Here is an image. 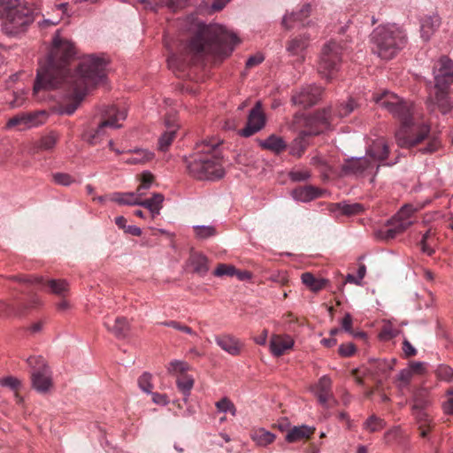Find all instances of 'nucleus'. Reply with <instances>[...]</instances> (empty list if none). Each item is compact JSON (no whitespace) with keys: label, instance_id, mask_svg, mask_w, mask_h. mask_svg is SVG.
Here are the masks:
<instances>
[{"label":"nucleus","instance_id":"obj_1","mask_svg":"<svg viewBox=\"0 0 453 453\" xmlns=\"http://www.w3.org/2000/svg\"><path fill=\"white\" fill-rule=\"evenodd\" d=\"M183 22L184 28L193 35L188 47L195 53L227 57L238 43L236 35L221 25H205L195 15L188 16Z\"/></svg>","mask_w":453,"mask_h":453},{"label":"nucleus","instance_id":"obj_2","mask_svg":"<svg viewBox=\"0 0 453 453\" xmlns=\"http://www.w3.org/2000/svg\"><path fill=\"white\" fill-rule=\"evenodd\" d=\"M76 54L73 43L61 37L57 32L52 39V45L47 58L39 63L34 94L39 98L42 90L58 88L66 77L65 67Z\"/></svg>","mask_w":453,"mask_h":453},{"label":"nucleus","instance_id":"obj_3","mask_svg":"<svg viewBox=\"0 0 453 453\" xmlns=\"http://www.w3.org/2000/svg\"><path fill=\"white\" fill-rule=\"evenodd\" d=\"M373 100L381 108L387 110L395 118L401 120V127L395 132V140L399 147H413L428 135L430 132L429 126L412 120L413 106L411 103L403 101L398 96L389 91L375 95Z\"/></svg>","mask_w":453,"mask_h":453},{"label":"nucleus","instance_id":"obj_4","mask_svg":"<svg viewBox=\"0 0 453 453\" xmlns=\"http://www.w3.org/2000/svg\"><path fill=\"white\" fill-rule=\"evenodd\" d=\"M109 62V58L104 54L83 57L79 64L77 75L72 81L73 103L66 106H58L56 112L60 115H72L89 89L104 82Z\"/></svg>","mask_w":453,"mask_h":453},{"label":"nucleus","instance_id":"obj_5","mask_svg":"<svg viewBox=\"0 0 453 453\" xmlns=\"http://www.w3.org/2000/svg\"><path fill=\"white\" fill-rule=\"evenodd\" d=\"M220 141L211 139L196 144V151L185 159L188 173L203 180H216L224 177L226 171L220 150Z\"/></svg>","mask_w":453,"mask_h":453},{"label":"nucleus","instance_id":"obj_6","mask_svg":"<svg viewBox=\"0 0 453 453\" xmlns=\"http://www.w3.org/2000/svg\"><path fill=\"white\" fill-rule=\"evenodd\" d=\"M34 21V11L26 0H0V27L4 35L18 36Z\"/></svg>","mask_w":453,"mask_h":453},{"label":"nucleus","instance_id":"obj_7","mask_svg":"<svg viewBox=\"0 0 453 453\" xmlns=\"http://www.w3.org/2000/svg\"><path fill=\"white\" fill-rule=\"evenodd\" d=\"M433 75L434 87L428 100L429 106L445 114L452 108L449 95L453 94V60L441 57L433 66Z\"/></svg>","mask_w":453,"mask_h":453},{"label":"nucleus","instance_id":"obj_8","mask_svg":"<svg viewBox=\"0 0 453 453\" xmlns=\"http://www.w3.org/2000/svg\"><path fill=\"white\" fill-rule=\"evenodd\" d=\"M373 50L382 59H392L405 46L406 34L396 24L376 27L371 35Z\"/></svg>","mask_w":453,"mask_h":453},{"label":"nucleus","instance_id":"obj_9","mask_svg":"<svg viewBox=\"0 0 453 453\" xmlns=\"http://www.w3.org/2000/svg\"><path fill=\"white\" fill-rule=\"evenodd\" d=\"M342 51V43L333 40L323 46L318 65V71L323 78L329 80L338 72Z\"/></svg>","mask_w":453,"mask_h":453},{"label":"nucleus","instance_id":"obj_10","mask_svg":"<svg viewBox=\"0 0 453 453\" xmlns=\"http://www.w3.org/2000/svg\"><path fill=\"white\" fill-rule=\"evenodd\" d=\"M27 362L33 367L31 374L33 388L39 393H47L52 387V378L44 359L41 357H31Z\"/></svg>","mask_w":453,"mask_h":453},{"label":"nucleus","instance_id":"obj_11","mask_svg":"<svg viewBox=\"0 0 453 453\" xmlns=\"http://www.w3.org/2000/svg\"><path fill=\"white\" fill-rule=\"evenodd\" d=\"M356 107L357 104L350 98L344 104L339 106L336 113H332L330 107L317 112L314 121L317 125L320 126L319 132L329 129L334 124L336 118H343L349 115Z\"/></svg>","mask_w":453,"mask_h":453},{"label":"nucleus","instance_id":"obj_12","mask_svg":"<svg viewBox=\"0 0 453 453\" xmlns=\"http://www.w3.org/2000/svg\"><path fill=\"white\" fill-rule=\"evenodd\" d=\"M414 209L412 206H403L396 215L388 221V226L385 231V237L393 239L398 234L407 229L412 224L411 218Z\"/></svg>","mask_w":453,"mask_h":453},{"label":"nucleus","instance_id":"obj_13","mask_svg":"<svg viewBox=\"0 0 453 453\" xmlns=\"http://www.w3.org/2000/svg\"><path fill=\"white\" fill-rule=\"evenodd\" d=\"M389 149L384 138L380 137L372 142V143L366 150V154L372 162L369 165L372 167L378 168L380 165H393L397 162V158L384 163L388 158Z\"/></svg>","mask_w":453,"mask_h":453},{"label":"nucleus","instance_id":"obj_14","mask_svg":"<svg viewBox=\"0 0 453 453\" xmlns=\"http://www.w3.org/2000/svg\"><path fill=\"white\" fill-rule=\"evenodd\" d=\"M47 119V113L39 111L30 113H20L7 121L6 127L12 128L18 127L20 130L32 128L43 124Z\"/></svg>","mask_w":453,"mask_h":453},{"label":"nucleus","instance_id":"obj_15","mask_svg":"<svg viewBox=\"0 0 453 453\" xmlns=\"http://www.w3.org/2000/svg\"><path fill=\"white\" fill-rule=\"evenodd\" d=\"M265 126V115L262 110L261 102L257 101L249 113L245 127L239 131V134L250 137L263 129Z\"/></svg>","mask_w":453,"mask_h":453},{"label":"nucleus","instance_id":"obj_16","mask_svg":"<svg viewBox=\"0 0 453 453\" xmlns=\"http://www.w3.org/2000/svg\"><path fill=\"white\" fill-rule=\"evenodd\" d=\"M322 94V88L315 85H307L296 92L292 96L295 104L309 107L318 102Z\"/></svg>","mask_w":453,"mask_h":453},{"label":"nucleus","instance_id":"obj_17","mask_svg":"<svg viewBox=\"0 0 453 453\" xmlns=\"http://www.w3.org/2000/svg\"><path fill=\"white\" fill-rule=\"evenodd\" d=\"M127 116V109L117 105L104 106L100 112V119L108 122L111 129L120 128L122 127L120 121H124Z\"/></svg>","mask_w":453,"mask_h":453},{"label":"nucleus","instance_id":"obj_18","mask_svg":"<svg viewBox=\"0 0 453 453\" xmlns=\"http://www.w3.org/2000/svg\"><path fill=\"white\" fill-rule=\"evenodd\" d=\"M331 388V379L327 376H322L315 385L311 387V391L323 407L328 408L329 403L331 401L334 402Z\"/></svg>","mask_w":453,"mask_h":453},{"label":"nucleus","instance_id":"obj_19","mask_svg":"<svg viewBox=\"0 0 453 453\" xmlns=\"http://www.w3.org/2000/svg\"><path fill=\"white\" fill-rule=\"evenodd\" d=\"M216 344L231 356H238L243 348V343L230 334H221L214 337Z\"/></svg>","mask_w":453,"mask_h":453},{"label":"nucleus","instance_id":"obj_20","mask_svg":"<svg viewBox=\"0 0 453 453\" xmlns=\"http://www.w3.org/2000/svg\"><path fill=\"white\" fill-rule=\"evenodd\" d=\"M295 341L288 334H273L269 342V349L273 357H279L293 349Z\"/></svg>","mask_w":453,"mask_h":453},{"label":"nucleus","instance_id":"obj_21","mask_svg":"<svg viewBox=\"0 0 453 453\" xmlns=\"http://www.w3.org/2000/svg\"><path fill=\"white\" fill-rule=\"evenodd\" d=\"M106 329L117 338H125L129 333V323L125 318H107L104 322Z\"/></svg>","mask_w":453,"mask_h":453},{"label":"nucleus","instance_id":"obj_22","mask_svg":"<svg viewBox=\"0 0 453 453\" xmlns=\"http://www.w3.org/2000/svg\"><path fill=\"white\" fill-rule=\"evenodd\" d=\"M310 37L306 35H302L290 39L286 50L291 56L300 58L302 60L304 58V52L309 46Z\"/></svg>","mask_w":453,"mask_h":453},{"label":"nucleus","instance_id":"obj_23","mask_svg":"<svg viewBox=\"0 0 453 453\" xmlns=\"http://www.w3.org/2000/svg\"><path fill=\"white\" fill-rule=\"evenodd\" d=\"M128 157L124 162L128 165H143L154 158V153L147 149L136 148L125 152Z\"/></svg>","mask_w":453,"mask_h":453},{"label":"nucleus","instance_id":"obj_24","mask_svg":"<svg viewBox=\"0 0 453 453\" xmlns=\"http://www.w3.org/2000/svg\"><path fill=\"white\" fill-rule=\"evenodd\" d=\"M441 18L438 14L426 16L421 19L420 35L424 41H429L432 35L441 25Z\"/></svg>","mask_w":453,"mask_h":453},{"label":"nucleus","instance_id":"obj_25","mask_svg":"<svg viewBox=\"0 0 453 453\" xmlns=\"http://www.w3.org/2000/svg\"><path fill=\"white\" fill-rule=\"evenodd\" d=\"M369 162H372L371 158L365 154L364 157H352L346 165L347 171L354 174H362L368 170H372L374 167L369 165Z\"/></svg>","mask_w":453,"mask_h":453},{"label":"nucleus","instance_id":"obj_26","mask_svg":"<svg viewBox=\"0 0 453 453\" xmlns=\"http://www.w3.org/2000/svg\"><path fill=\"white\" fill-rule=\"evenodd\" d=\"M165 196L160 193H154L150 198L140 200L139 206L148 209L151 214L152 219H155L160 214L163 208Z\"/></svg>","mask_w":453,"mask_h":453},{"label":"nucleus","instance_id":"obj_27","mask_svg":"<svg viewBox=\"0 0 453 453\" xmlns=\"http://www.w3.org/2000/svg\"><path fill=\"white\" fill-rule=\"evenodd\" d=\"M314 430L313 427L305 425L294 426L288 431L285 439L289 443L297 442L309 438L313 434Z\"/></svg>","mask_w":453,"mask_h":453},{"label":"nucleus","instance_id":"obj_28","mask_svg":"<svg viewBox=\"0 0 453 453\" xmlns=\"http://www.w3.org/2000/svg\"><path fill=\"white\" fill-rule=\"evenodd\" d=\"M109 125L108 122L100 119L96 128H91L85 134V139L91 144L100 142L108 134V130L111 129Z\"/></svg>","mask_w":453,"mask_h":453},{"label":"nucleus","instance_id":"obj_29","mask_svg":"<svg viewBox=\"0 0 453 453\" xmlns=\"http://www.w3.org/2000/svg\"><path fill=\"white\" fill-rule=\"evenodd\" d=\"M319 196V190L312 186L301 187L292 191V197L302 203H308Z\"/></svg>","mask_w":453,"mask_h":453},{"label":"nucleus","instance_id":"obj_30","mask_svg":"<svg viewBox=\"0 0 453 453\" xmlns=\"http://www.w3.org/2000/svg\"><path fill=\"white\" fill-rule=\"evenodd\" d=\"M259 145L265 150H271L275 154H280L287 148V143L283 138L272 134L265 140L259 141Z\"/></svg>","mask_w":453,"mask_h":453},{"label":"nucleus","instance_id":"obj_31","mask_svg":"<svg viewBox=\"0 0 453 453\" xmlns=\"http://www.w3.org/2000/svg\"><path fill=\"white\" fill-rule=\"evenodd\" d=\"M189 264L193 272L204 276L209 271L208 258L201 253H194L189 257Z\"/></svg>","mask_w":453,"mask_h":453},{"label":"nucleus","instance_id":"obj_32","mask_svg":"<svg viewBox=\"0 0 453 453\" xmlns=\"http://www.w3.org/2000/svg\"><path fill=\"white\" fill-rule=\"evenodd\" d=\"M301 280L312 292H319L323 289L328 280L323 278H315L311 273H303L301 275Z\"/></svg>","mask_w":453,"mask_h":453},{"label":"nucleus","instance_id":"obj_33","mask_svg":"<svg viewBox=\"0 0 453 453\" xmlns=\"http://www.w3.org/2000/svg\"><path fill=\"white\" fill-rule=\"evenodd\" d=\"M250 437L252 441L259 447H266L275 440L274 434L265 428H257L252 431Z\"/></svg>","mask_w":453,"mask_h":453},{"label":"nucleus","instance_id":"obj_34","mask_svg":"<svg viewBox=\"0 0 453 453\" xmlns=\"http://www.w3.org/2000/svg\"><path fill=\"white\" fill-rule=\"evenodd\" d=\"M412 414L415 417L417 422L419 424L420 435L425 437L428 431L426 426L430 423L429 415L424 410L423 406H419L418 403L413 405Z\"/></svg>","mask_w":453,"mask_h":453},{"label":"nucleus","instance_id":"obj_35","mask_svg":"<svg viewBox=\"0 0 453 453\" xmlns=\"http://www.w3.org/2000/svg\"><path fill=\"white\" fill-rule=\"evenodd\" d=\"M311 13V5L306 4L299 12V13L286 14L282 18L281 24L286 29L294 27V23L301 21L303 19L307 18Z\"/></svg>","mask_w":453,"mask_h":453},{"label":"nucleus","instance_id":"obj_36","mask_svg":"<svg viewBox=\"0 0 453 453\" xmlns=\"http://www.w3.org/2000/svg\"><path fill=\"white\" fill-rule=\"evenodd\" d=\"M58 140V134L55 132H50L37 140L35 142V147L40 150H50L55 147Z\"/></svg>","mask_w":453,"mask_h":453},{"label":"nucleus","instance_id":"obj_37","mask_svg":"<svg viewBox=\"0 0 453 453\" xmlns=\"http://www.w3.org/2000/svg\"><path fill=\"white\" fill-rule=\"evenodd\" d=\"M395 365V359H376L371 362L370 369L378 374H387Z\"/></svg>","mask_w":453,"mask_h":453},{"label":"nucleus","instance_id":"obj_38","mask_svg":"<svg viewBox=\"0 0 453 453\" xmlns=\"http://www.w3.org/2000/svg\"><path fill=\"white\" fill-rule=\"evenodd\" d=\"M111 200L121 205H139L141 203L140 200H136V196L133 192L114 193Z\"/></svg>","mask_w":453,"mask_h":453},{"label":"nucleus","instance_id":"obj_39","mask_svg":"<svg viewBox=\"0 0 453 453\" xmlns=\"http://www.w3.org/2000/svg\"><path fill=\"white\" fill-rule=\"evenodd\" d=\"M194 378L188 374L180 375L176 381L177 387L181 391V393L185 395V397H188L190 395V391L194 387Z\"/></svg>","mask_w":453,"mask_h":453},{"label":"nucleus","instance_id":"obj_40","mask_svg":"<svg viewBox=\"0 0 453 453\" xmlns=\"http://www.w3.org/2000/svg\"><path fill=\"white\" fill-rule=\"evenodd\" d=\"M177 127L175 126H168L167 130L160 136L158 141V149L162 151H165L168 150L169 146L172 144Z\"/></svg>","mask_w":453,"mask_h":453},{"label":"nucleus","instance_id":"obj_41","mask_svg":"<svg viewBox=\"0 0 453 453\" xmlns=\"http://www.w3.org/2000/svg\"><path fill=\"white\" fill-rule=\"evenodd\" d=\"M334 206L341 211L342 214L345 215H356L360 213L363 211V205L360 203H339L334 204Z\"/></svg>","mask_w":453,"mask_h":453},{"label":"nucleus","instance_id":"obj_42","mask_svg":"<svg viewBox=\"0 0 453 453\" xmlns=\"http://www.w3.org/2000/svg\"><path fill=\"white\" fill-rule=\"evenodd\" d=\"M166 369L170 374L182 375V374H185V372H187L189 369V366L184 361L173 360L168 364Z\"/></svg>","mask_w":453,"mask_h":453},{"label":"nucleus","instance_id":"obj_43","mask_svg":"<svg viewBox=\"0 0 453 453\" xmlns=\"http://www.w3.org/2000/svg\"><path fill=\"white\" fill-rule=\"evenodd\" d=\"M413 375L411 372L406 367L399 372L396 376L395 383L399 389H403L408 387L411 381Z\"/></svg>","mask_w":453,"mask_h":453},{"label":"nucleus","instance_id":"obj_44","mask_svg":"<svg viewBox=\"0 0 453 453\" xmlns=\"http://www.w3.org/2000/svg\"><path fill=\"white\" fill-rule=\"evenodd\" d=\"M307 143L303 137H298L293 141L289 147V154L294 157H300L304 152Z\"/></svg>","mask_w":453,"mask_h":453},{"label":"nucleus","instance_id":"obj_45","mask_svg":"<svg viewBox=\"0 0 453 453\" xmlns=\"http://www.w3.org/2000/svg\"><path fill=\"white\" fill-rule=\"evenodd\" d=\"M436 377L445 382H453V369L447 365H440L435 370Z\"/></svg>","mask_w":453,"mask_h":453},{"label":"nucleus","instance_id":"obj_46","mask_svg":"<svg viewBox=\"0 0 453 453\" xmlns=\"http://www.w3.org/2000/svg\"><path fill=\"white\" fill-rule=\"evenodd\" d=\"M49 286L51 292L58 296H65L69 290L67 282L63 280H51Z\"/></svg>","mask_w":453,"mask_h":453},{"label":"nucleus","instance_id":"obj_47","mask_svg":"<svg viewBox=\"0 0 453 453\" xmlns=\"http://www.w3.org/2000/svg\"><path fill=\"white\" fill-rule=\"evenodd\" d=\"M216 408L220 412H230L232 416L236 415V408L234 404L227 398L224 397L216 403Z\"/></svg>","mask_w":453,"mask_h":453},{"label":"nucleus","instance_id":"obj_48","mask_svg":"<svg viewBox=\"0 0 453 453\" xmlns=\"http://www.w3.org/2000/svg\"><path fill=\"white\" fill-rule=\"evenodd\" d=\"M194 229L196 235L199 239H207L216 234V230L212 226H196Z\"/></svg>","mask_w":453,"mask_h":453},{"label":"nucleus","instance_id":"obj_49","mask_svg":"<svg viewBox=\"0 0 453 453\" xmlns=\"http://www.w3.org/2000/svg\"><path fill=\"white\" fill-rule=\"evenodd\" d=\"M235 269L236 268L233 265L219 264L213 272V274L217 277L234 276Z\"/></svg>","mask_w":453,"mask_h":453},{"label":"nucleus","instance_id":"obj_50","mask_svg":"<svg viewBox=\"0 0 453 453\" xmlns=\"http://www.w3.org/2000/svg\"><path fill=\"white\" fill-rule=\"evenodd\" d=\"M342 329L353 335L354 337H365V334L364 333H354L352 330V318L349 313L345 314L342 320Z\"/></svg>","mask_w":453,"mask_h":453},{"label":"nucleus","instance_id":"obj_51","mask_svg":"<svg viewBox=\"0 0 453 453\" xmlns=\"http://www.w3.org/2000/svg\"><path fill=\"white\" fill-rule=\"evenodd\" d=\"M365 427L369 432H376L384 427V423L381 419L375 416H371L365 423Z\"/></svg>","mask_w":453,"mask_h":453},{"label":"nucleus","instance_id":"obj_52","mask_svg":"<svg viewBox=\"0 0 453 453\" xmlns=\"http://www.w3.org/2000/svg\"><path fill=\"white\" fill-rule=\"evenodd\" d=\"M138 385L142 391L150 394L153 388L151 375L148 372L142 374L138 380Z\"/></svg>","mask_w":453,"mask_h":453},{"label":"nucleus","instance_id":"obj_53","mask_svg":"<svg viewBox=\"0 0 453 453\" xmlns=\"http://www.w3.org/2000/svg\"><path fill=\"white\" fill-rule=\"evenodd\" d=\"M52 178L57 184L62 186L67 187L74 182V179L68 173H57L53 174Z\"/></svg>","mask_w":453,"mask_h":453},{"label":"nucleus","instance_id":"obj_54","mask_svg":"<svg viewBox=\"0 0 453 453\" xmlns=\"http://www.w3.org/2000/svg\"><path fill=\"white\" fill-rule=\"evenodd\" d=\"M288 175L293 181H304L311 177L310 172L305 169L292 170Z\"/></svg>","mask_w":453,"mask_h":453},{"label":"nucleus","instance_id":"obj_55","mask_svg":"<svg viewBox=\"0 0 453 453\" xmlns=\"http://www.w3.org/2000/svg\"><path fill=\"white\" fill-rule=\"evenodd\" d=\"M161 324L168 327H173L176 330L181 331L190 335H196V334L192 330L191 327L182 325L175 320L165 321L162 322Z\"/></svg>","mask_w":453,"mask_h":453},{"label":"nucleus","instance_id":"obj_56","mask_svg":"<svg viewBox=\"0 0 453 453\" xmlns=\"http://www.w3.org/2000/svg\"><path fill=\"white\" fill-rule=\"evenodd\" d=\"M407 368L411 372L412 375H421L426 372V363L414 361L411 362Z\"/></svg>","mask_w":453,"mask_h":453},{"label":"nucleus","instance_id":"obj_57","mask_svg":"<svg viewBox=\"0 0 453 453\" xmlns=\"http://www.w3.org/2000/svg\"><path fill=\"white\" fill-rule=\"evenodd\" d=\"M0 386L16 390L20 386V381L15 377L8 376L0 379Z\"/></svg>","mask_w":453,"mask_h":453},{"label":"nucleus","instance_id":"obj_58","mask_svg":"<svg viewBox=\"0 0 453 453\" xmlns=\"http://www.w3.org/2000/svg\"><path fill=\"white\" fill-rule=\"evenodd\" d=\"M355 352L356 347L352 342L342 343L339 346V354L342 357H351Z\"/></svg>","mask_w":453,"mask_h":453},{"label":"nucleus","instance_id":"obj_59","mask_svg":"<svg viewBox=\"0 0 453 453\" xmlns=\"http://www.w3.org/2000/svg\"><path fill=\"white\" fill-rule=\"evenodd\" d=\"M429 235H430V231H427L425 233V234L423 235L422 240L420 242V247H421L422 252L430 256L434 253V250L431 247H429L426 242V240L429 237Z\"/></svg>","mask_w":453,"mask_h":453},{"label":"nucleus","instance_id":"obj_60","mask_svg":"<svg viewBox=\"0 0 453 453\" xmlns=\"http://www.w3.org/2000/svg\"><path fill=\"white\" fill-rule=\"evenodd\" d=\"M447 395L450 397L443 403V410L446 413L453 414V388L447 391Z\"/></svg>","mask_w":453,"mask_h":453},{"label":"nucleus","instance_id":"obj_61","mask_svg":"<svg viewBox=\"0 0 453 453\" xmlns=\"http://www.w3.org/2000/svg\"><path fill=\"white\" fill-rule=\"evenodd\" d=\"M152 401L156 404H159L162 406L167 405L169 403L167 395L165 394H159V393H152Z\"/></svg>","mask_w":453,"mask_h":453},{"label":"nucleus","instance_id":"obj_62","mask_svg":"<svg viewBox=\"0 0 453 453\" xmlns=\"http://www.w3.org/2000/svg\"><path fill=\"white\" fill-rule=\"evenodd\" d=\"M263 61H264V56L262 54L258 53V54L251 56L248 58V60L246 62V66L250 68V67L259 65Z\"/></svg>","mask_w":453,"mask_h":453},{"label":"nucleus","instance_id":"obj_63","mask_svg":"<svg viewBox=\"0 0 453 453\" xmlns=\"http://www.w3.org/2000/svg\"><path fill=\"white\" fill-rule=\"evenodd\" d=\"M154 180V177L151 173L145 171L141 175V184L148 186V189L151 187Z\"/></svg>","mask_w":453,"mask_h":453},{"label":"nucleus","instance_id":"obj_64","mask_svg":"<svg viewBox=\"0 0 453 453\" xmlns=\"http://www.w3.org/2000/svg\"><path fill=\"white\" fill-rule=\"evenodd\" d=\"M234 276H236L239 280L244 281V280H251L252 273L246 270L240 271V270L235 269V273H234Z\"/></svg>","mask_w":453,"mask_h":453}]
</instances>
